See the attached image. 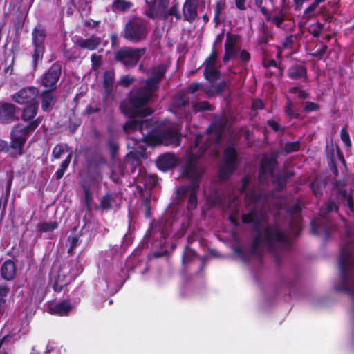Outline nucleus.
I'll return each mask as SVG.
<instances>
[{
  "label": "nucleus",
  "mask_w": 354,
  "mask_h": 354,
  "mask_svg": "<svg viewBox=\"0 0 354 354\" xmlns=\"http://www.w3.org/2000/svg\"><path fill=\"white\" fill-rule=\"evenodd\" d=\"M222 122H214L206 132L196 136L192 145L187 149L182 159V176L190 180L189 186H182L177 190V196L181 198L189 194L188 209H194L197 205L196 193L199 187V181L204 172L203 165L198 159L210 146H213L215 156L218 154L217 145L223 131Z\"/></svg>",
  "instance_id": "f257e3e1"
},
{
  "label": "nucleus",
  "mask_w": 354,
  "mask_h": 354,
  "mask_svg": "<svg viewBox=\"0 0 354 354\" xmlns=\"http://www.w3.org/2000/svg\"><path fill=\"white\" fill-rule=\"evenodd\" d=\"M150 124L151 122L148 120L132 119L125 123L123 129L128 135L139 131L142 136L138 138L137 140H142L149 145L162 144L176 147L180 145V129L177 124L165 121L149 131L148 129Z\"/></svg>",
  "instance_id": "f03ea898"
},
{
  "label": "nucleus",
  "mask_w": 354,
  "mask_h": 354,
  "mask_svg": "<svg viewBox=\"0 0 354 354\" xmlns=\"http://www.w3.org/2000/svg\"><path fill=\"white\" fill-rule=\"evenodd\" d=\"M166 71L167 66L165 64L151 68L149 71L150 77L145 80V85L136 91H132L129 101L130 109L126 110L124 105L122 104V111L129 117L147 116L151 114L150 109H141V108L148 102L154 92L158 88L159 83L164 77Z\"/></svg>",
  "instance_id": "7ed1b4c3"
},
{
  "label": "nucleus",
  "mask_w": 354,
  "mask_h": 354,
  "mask_svg": "<svg viewBox=\"0 0 354 354\" xmlns=\"http://www.w3.org/2000/svg\"><path fill=\"white\" fill-rule=\"evenodd\" d=\"M300 211L301 208L298 204L294 205L289 210L290 214L293 216V221L290 224L291 232L287 233L282 231L276 224L269 225L263 231L259 232L253 242L251 250L252 254L258 255V250L261 247L274 250L277 247L286 245L290 236H297L300 230V218L299 216Z\"/></svg>",
  "instance_id": "20e7f679"
},
{
  "label": "nucleus",
  "mask_w": 354,
  "mask_h": 354,
  "mask_svg": "<svg viewBox=\"0 0 354 354\" xmlns=\"http://www.w3.org/2000/svg\"><path fill=\"white\" fill-rule=\"evenodd\" d=\"M341 280L337 289L354 299V256L351 248H342L339 259Z\"/></svg>",
  "instance_id": "39448f33"
},
{
  "label": "nucleus",
  "mask_w": 354,
  "mask_h": 354,
  "mask_svg": "<svg viewBox=\"0 0 354 354\" xmlns=\"http://www.w3.org/2000/svg\"><path fill=\"white\" fill-rule=\"evenodd\" d=\"M246 208L248 214L242 216V220L245 223H254L257 227L263 220V214L259 209L261 205V194L251 192L245 194Z\"/></svg>",
  "instance_id": "423d86ee"
},
{
  "label": "nucleus",
  "mask_w": 354,
  "mask_h": 354,
  "mask_svg": "<svg viewBox=\"0 0 354 354\" xmlns=\"http://www.w3.org/2000/svg\"><path fill=\"white\" fill-rule=\"evenodd\" d=\"M40 118L32 121L28 125L18 124L11 131V147L16 149L19 154H21V150L27 140L28 135L33 131L40 124Z\"/></svg>",
  "instance_id": "0eeeda50"
},
{
  "label": "nucleus",
  "mask_w": 354,
  "mask_h": 354,
  "mask_svg": "<svg viewBox=\"0 0 354 354\" xmlns=\"http://www.w3.org/2000/svg\"><path fill=\"white\" fill-rule=\"evenodd\" d=\"M145 22L141 19H133L127 24L124 37L132 42H138L145 39L147 35Z\"/></svg>",
  "instance_id": "6e6552de"
},
{
  "label": "nucleus",
  "mask_w": 354,
  "mask_h": 354,
  "mask_svg": "<svg viewBox=\"0 0 354 354\" xmlns=\"http://www.w3.org/2000/svg\"><path fill=\"white\" fill-rule=\"evenodd\" d=\"M46 36V30L40 25L37 26L32 32V44L34 45L32 58L35 68H36L39 62L42 60L44 53V40Z\"/></svg>",
  "instance_id": "1a4fd4ad"
},
{
  "label": "nucleus",
  "mask_w": 354,
  "mask_h": 354,
  "mask_svg": "<svg viewBox=\"0 0 354 354\" xmlns=\"http://www.w3.org/2000/svg\"><path fill=\"white\" fill-rule=\"evenodd\" d=\"M237 165V153L234 148L228 146L224 152V158L219 171V178L227 179Z\"/></svg>",
  "instance_id": "9d476101"
},
{
  "label": "nucleus",
  "mask_w": 354,
  "mask_h": 354,
  "mask_svg": "<svg viewBox=\"0 0 354 354\" xmlns=\"http://www.w3.org/2000/svg\"><path fill=\"white\" fill-rule=\"evenodd\" d=\"M205 6L203 0H185L182 9L183 19L189 23L198 20V11L202 12Z\"/></svg>",
  "instance_id": "9b49d317"
},
{
  "label": "nucleus",
  "mask_w": 354,
  "mask_h": 354,
  "mask_svg": "<svg viewBox=\"0 0 354 354\" xmlns=\"http://www.w3.org/2000/svg\"><path fill=\"white\" fill-rule=\"evenodd\" d=\"M144 53L145 49L124 48L117 52L115 57L125 66H132L138 62Z\"/></svg>",
  "instance_id": "f8f14e48"
},
{
  "label": "nucleus",
  "mask_w": 354,
  "mask_h": 354,
  "mask_svg": "<svg viewBox=\"0 0 354 354\" xmlns=\"http://www.w3.org/2000/svg\"><path fill=\"white\" fill-rule=\"evenodd\" d=\"M218 53L213 50L209 57L204 62V76L209 82L213 83L219 77V72L217 69L216 59Z\"/></svg>",
  "instance_id": "ddd939ff"
},
{
  "label": "nucleus",
  "mask_w": 354,
  "mask_h": 354,
  "mask_svg": "<svg viewBox=\"0 0 354 354\" xmlns=\"http://www.w3.org/2000/svg\"><path fill=\"white\" fill-rule=\"evenodd\" d=\"M276 157L274 156H264L261 161L259 172V180L261 184L266 183L267 178L274 176V167L276 165Z\"/></svg>",
  "instance_id": "4468645a"
},
{
  "label": "nucleus",
  "mask_w": 354,
  "mask_h": 354,
  "mask_svg": "<svg viewBox=\"0 0 354 354\" xmlns=\"http://www.w3.org/2000/svg\"><path fill=\"white\" fill-rule=\"evenodd\" d=\"M39 91L36 87L28 86L21 89L12 96V100L21 104L33 103L38 95Z\"/></svg>",
  "instance_id": "2eb2a0df"
},
{
  "label": "nucleus",
  "mask_w": 354,
  "mask_h": 354,
  "mask_svg": "<svg viewBox=\"0 0 354 354\" xmlns=\"http://www.w3.org/2000/svg\"><path fill=\"white\" fill-rule=\"evenodd\" d=\"M225 86L224 82L218 83L216 84H212L209 86H205L199 83H194L190 84L187 89L192 93H195L198 91H201L207 94L208 95H214L215 94L221 93Z\"/></svg>",
  "instance_id": "dca6fc26"
},
{
  "label": "nucleus",
  "mask_w": 354,
  "mask_h": 354,
  "mask_svg": "<svg viewBox=\"0 0 354 354\" xmlns=\"http://www.w3.org/2000/svg\"><path fill=\"white\" fill-rule=\"evenodd\" d=\"M61 75V66L53 64L42 76L41 84L46 88H53L55 86Z\"/></svg>",
  "instance_id": "f3484780"
},
{
  "label": "nucleus",
  "mask_w": 354,
  "mask_h": 354,
  "mask_svg": "<svg viewBox=\"0 0 354 354\" xmlns=\"http://www.w3.org/2000/svg\"><path fill=\"white\" fill-rule=\"evenodd\" d=\"M240 48L239 39L236 35L227 34L225 43L224 62H227L234 57Z\"/></svg>",
  "instance_id": "a211bd4d"
},
{
  "label": "nucleus",
  "mask_w": 354,
  "mask_h": 354,
  "mask_svg": "<svg viewBox=\"0 0 354 354\" xmlns=\"http://www.w3.org/2000/svg\"><path fill=\"white\" fill-rule=\"evenodd\" d=\"M177 160L174 154L165 153L158 157L157 167L162 171H167L176 166Z\"/></svg>",
  "instance_id": "6ab92c4d"
},
{
  "label": "nucleus",
  "mask_w": 354,
  "mask_h": 354,
  "mask_svg": "<svg viewBox=\"0 0 354 354\" xmlns=\"http://www.w3.org/2000/svg\"><path fill=\"white\" fill-rule=\"evenodd\" d=\"M16 274V268L11 260L6 261L1 267V274L3 279L7 281L12 280Z\"/></svg>",
  "instance_id": "aec40b11"
},
{
  "label": "nucleus",
  "mask_w": 354,
  "mask_h": 354,
  "mask_svg": "<svg viewBox=\"0 0 354 354\" xmlns=\"http://www.w3.org/2000/svg\"><path fill=\"white\" fill-rule=\"evenodd\" d=\"M15 107L13 104L3 103L0 106V120L7 122L15 118Z\"/></svg>",
  "instance_id": "412c9836"
},
{
  "label": "nucleus",
  "mask_w": 354,
  "mask_h": 354,
  "mask_svg": "<svg viewBox=\"0 0 354 354\" xmlns=\"http://www.w3.org/2000/svg\"><path fill=\"white\" fill-rule=\"evenodd\" d=\"M100 38L96 36H91L88 39H79L77 41V44L79 46L89 50H93L96 49L100 45Z\"/></svg>",
  "instance_id": "4be33fe9"
},
{
  "label": "nucleus",
  "mask_w": 354,
  "mask_h": 354,
  "mask_svg": "<svg viewBox=\"0 0 354 354\" xmlns=\"http://www.w3.org/2000/svg\"><path fill=\"white\" fill-rule=\"evenodd\" d=\"M289 77L293 80H306V69L301 65H293L289 68L288 71Z\"/></svg>",
  "instance_id": "5701e85b"
},
{
  "label": "nucleus",
  "mask_w": 354,
  "mask_h": 354,
  "mask_svg": "<svg viewBox=\"0 0 354 354\" xmlns=\"http://www.w3.org/2000/svg\"><path fill=\"white\" fill-rule=\"evenodd\" d=\"M72 309V306L68 301H62L50 307V313L59 316L67 315Z\"/></svg>",
  "instance_id": "b1692460"
},
{
  "label": "nucleus",
  "mask_w": 354,
  "mask_h": 354,
  "mask_svg": "<svg viewBox=\"0 0 354 354\" xmlns=\"http://www.w3.org/2000/svg\"><path fill=\"white\" fill-rule=\"evenodd\" d=\"M41 97V108L44 111H48L49 108L52 106L55 102V95L51 91H46L42 93Z\"/></svg>",
  "instance_id": "393cba45"
},
{
  "label": "nucleus",
  "mask_w": 354,
  "mask_h": 354,
  "mask_svg": "<svg viewBox=\"0 0 354 354\" xmlns=\"http://www.w3.org/2000/svg\"><path fill=\"white\" fill-rule=\"evenodd\" d=\"M162 10H167V0H160L157 7L151 8L149 10L146 12V15L151 19H160L159 13Z\"/></svg>",
  "instance_id": "a878e982"
},
{
  "label": "nucleus",
  "mask_w": 354,
  "mask_h": 354,
  "mask_svg": "<svg viewBox=\"0 0 354 354\" xmlns=\"http://www.w3.org/2000/svg\"><path fill=\"white\" fill-rule=\"evenodd\" d=\"M38 110V103L35 102L27 106L23 111L22 119L24 121L31 120L37 115Z\"/></svg>",
  "instance_id": "bb28decb"
},
{
  "label": "nucleus",
  "mask_w": 354,
  "mask_h": 354,
  "mask_svg": "<svg viewBox=\"0 0 354 354\" xmlns=\"http://www.w3.org/2000/svg\"><path fill=\"white\" fill-rule=\"evenodd\" d=\"M65 272L62 270L58 273L55 278L54 288L55 290H58L60 291L62 288L66 286L69 283V277H66Z\"/></svg>",
  "instance_id": "cd10ccee"
},
{
  "label": "nucleus",
  "mask_w": 354,
  "mask_h": 354,
  "mask_svg": "<svg viewBox=\"0 0 354 354\" xmlns=\"http://www.w3.org/2000/svg\"><path fill=\"white\" fill-rule=\"evenodd\" d=\"M238 201L236 196H233V201L230 202L228 205V210L230 212L229 219L230 221L234 225L237 224V218L236 214H238V210L236 209L238 205Z\"/></svg>",
  "instance_id": "c85d7f7f"
},
{
  "label": "nucleus",
  "mask_w": 354,
  "mask_h": 354,
  "mask_svg": "<svg viewBox=\"0 0 354 354\" xmlns=\"http://www.w3.org/2000/svg\"><path fill=\"white\" fill-rule=\"evenodd\" d=\"M187 93L184 91L178 92L174 97L173 105L176 108H182L188 103Z\"/></svg>",
  "instance_id": "c756f323"
},
{
  "label": "nucleus",
  "mask_w": 354,
  "mask_h": 354,
  "mask_svg": "<svg viewBox=\"0 0 354 354\" xmlns=\"http://www.w3.org/2000/svg\"><path fill=\"white\" fill-rule=\"evenodd\" d=\"M159 15H160V19H165L169 16H174L177 20L181 19L182 17L178 11V5H174L170 9H167V10L161 11Z\"/></svg>",
  "instance_id": "7c9ffc66"
},
{
  "label": "nucleus",
  "mask_w": 354,
  "mask_h": 354,
  "mask_svg": "<svg viewBox=\"0 0 354 354\" xmlns=\"http://www.w3.org/2000/svg\"><path fill=\"white\" fill-rule=\"evenodd\" d=\"M133 4L130 1L124 0H115L112 3V8L114 10L125 12L132 7Z\"/></svg>",
  "instance_id": "2f4dec72"
},
{
  "label": "nucleus",
  "mask_w": 354,
  "mask_h": 354,
  "mask_svg": "<svg viewBox=\"0 0 354 354\" xmlns=\"http://www.w3.org/2000/svg\"><path fill=\"white\" fill-rule=\"evenodd\" d=\"M117 196L106 194L101 200V206L103 209H110L114 205L115 198Z\"/></svg>",
  "instance_id": "473e14b6"
},
{
  "label": "nucleus",
  "mask_w": 354,
  "mask_h": 354,
  "mask_svg": "<svg viewBox=\"0 0 354 354\" xmlns=\"http://www.w3.org/2000/svg\"><path fill=\"white\" fill-rule=\"evenodd\" d=\"M58 223L56 221L43 223L38 225V230L41 232H48L57 228Z\"/></svg>",
  "instance_id": "72a5a7b5"
},
{
  "label": "nucleus",
  "mask_w": 354,
  "mask_h": 354,
  "mask_svg": "<svg viewBox=\"0 0 354 354\" xmlns=\"http://www.w3.org/2000/svg\"><path fill=\"white\" fill-rule=\"evenodd\" d=\"M326 222V221H323L322 218H317L312 222V230L313 233L318 234L322 230L327 232L326 227L324 226V223Z\"/></svg>",
  "instance_id": "f704fd0d"
},
{
  "label": "nucleus",
  "mask_w": 354,
  "mask_h": 354,
  "mask_svg": "<svg viewBox=\"0 0 354 354\" xmlns=\"http://www.w3.org/2000/svg\"><path fill=\"white\" fill-rule=\"evenodd\" d=\"M299 149L300 142L299 141L288 142L284 147V150L287 153L297 151Z\"/></svg>",
  "instance_id": "c9c22d12"
},
{
  "label": "nucleus",
  "mask_w": 354,
  "mask_h": 354,
  "mask_svg": "<svg viewBox=\"0 0 354 354\" xmlns=\"http://www.w3.org/2000/svg\"><path fill=\"white\" fill-rule=\"evenodd\" d=\"M337 209V207L336 205V203L334 201H330L328 203L326 204V207H324V209L321 210V216L322 217L323 219H324L326 217V213Z\"/></svg>",
  "instance_id": "e433bc0d"
},
{
  "label": "nucleus",
  "mask_w": 354,
  "mask_h": 354,
  "mask_svg": "<svg viewBox=\"0 0 354 354\" xmlns=\"http://www.w3.org/2000/svg\"><path fill=\"white\" fill-rule=\"evenodd\" d=\"M340 136L342 140L345 143V145L347 147H349L351 146V141L350 140V137L346 127L342 128V129L341 130Z\"/></svg>",
  "instance_id": "4c0bfd02"
},
{
  "label": "nucleus",
  "mask_w": 354,
  "mask_h": 354,
  "mask_svg": "<svg viewBox=\"0 0 354 354\" xmlns=\"http://www.w3.org/2000/svg\"><path fill=\"white\" fill-rule=\"evenodd\" d=\"M193 109L195 112L206 111L210 109V105L207 102H200L195 104Z\"/></svg>",
  "instance_id": "58836bf2"
},
{
  "label": "nucleus",
  "mask_w": 354,
  "mask_h": 354,
  "mask_svg": "<svg viewBox=\"0 0 354 354\" xmlns=\"http://www.w3.org/2000/svg\"><path fill=\"white\" fill-rule=\"evenodd\" d=\"M327 46L324 44H320L316 47L315 52L313 55L319 59L322 58L326 53Z\"/></svg>",
  "instance_id": "ea45409f"
},
{
  "label": "nucleus",
  "mask_w": 354,
  "mask_h": 354,
  "mask_svg": "<svg viewBox=\"0 0 354 354\" xmlns=\"http://www.w3.org/2000/svg\"><path fill=\"white\" fill-rule=\"evenodd\" d=\"M102 57L100 55L93 54L91 55L92 68L97 70L101 65Z\"/></svg>",
  "instance_id": "a19ab883"
},
{
  "label": "nucleus",
  "mask_w": 354,
  "mask_h": 354,
  "mask_svg": "<svg viewBox=\"0 0 354 354\" xmlns=\"http://www.w3.org/2000/svg\"><path fill=\"white\" fill-rule=\"evenodd\" d=\"M65 147L62 145H57L53 150V156L55 158H59L64 153Z\"/></svg>",
  "instance_id": "79ce46f5"
},
{
  "label": "nucleus",
  "mask_w": 354,
  "mask_h": 354,
  "mask_svg": "<svg viewBox=\"0 0 354 354\" xmlns=\"http://www.w3.org/2000/svg\"><path fill=\"white\" fill-rule=\"evenodd\" d=\"M304 109L307 111H315L319 109V106L312 102H306L304 103Z\"/></svg>",
  "instance_id": "37998d69"
},
{
  "label": "nucleus",
  "mask_w": 354,
  "mask_h": 354,
  "mask_svg": "<svg viewBox=\"0 0 354 354\" xmlns=\"http://www.w3.org/2000/svg\"><path fill=\"white\" fill-rule=\"evenodd\" d=\"M114 74L112 71H106L104 73V83L106 86L111 85L113 81Z\"/></svg>",
  "instance_id": "c03bdc74"
},
{
  "label": "nucleus",
  "mask_w": 354,
  "mask_h": 354,
  "mask_svg": "<svg viewBox=\"0 0 354 354\" xmlns=\"http://www.w3.org/2000/svg\"><path fill=\"white\" fill-rule=\"evenodd\" d=\"M290 91L293 93H297L298 97L301 99L308 97V94L303 90H300L298 88L294 87L290 89Z\"/></svg>",
  "instance_id": "a18cd8bd"
},
{
  "label": "nucleus",
  "mask_w": 354,
  "mask_h": 354,
  "mask_svg": "<svg viewBox=\"0 0 354 354\" xmlns=\"http://www.w3.org/2000/svg\"><path fill=\"white\" fill-rule=\"evenodd\" d=\"M322 31V26L320 24H315L313 25L310 27V32L314 36L317 37L319 35Z\"/></svg>",
  "instance_id": "49530a36"
},
{
  "label": "nucleus",
  "mask_w": 354,
  "mask_h": 354,
  "mask_svg": "<svg viewBox=\"0 0 354 354\" xmlns=\"http://www.w3.org/2000/svg\"><path fill=\"white\" fill-rule=\"evenodd\" d=\"M135 79L131 76H124L121 78L120 82L122 85L127 86L134 82Z\"/></svg>",
  "instance_id": "de8ad7c7"
},
{
  "label": "nucleus",
  "mask_w": 354,
  "mask_h": 354,
  "mask_svg": "<svg viewBox=\"0 0 354 354\" xmlns=\"http://www.w3.org/2000/svg\"><path fill=\"white\" fill-rule=\"evenodd\" d=\"M71 157H72L71 153H69L61 165L60 169H62V171H64V172L69 165V163L71 160Z\"/></svg>",
  "instance_id": "09e8293b"
},
{
  "label": "nucleus",
  "mask_w": 354,
  "mask_h": 354,
  "mask_svg": "<svg viewBox=\"0 0 354 354\" xmlns=\"http://www.w3.org/2000/svg\"><path fill=\"white\" fill-rule=\"evenodd\" d=\"M239 58H240L241 61L247 62L250 59V53L248 51H246L245 50H241V52L239 55Z\"/></svg>",
  "instance_id": "8fccbe9b"
},
{
  "label": "nucleus",
  "mask_w": 354,
  "mask_h": 354,
  "mask_svg": "<svg viewBox=\"0 0 354 354\" xmlns=\"http://www.w3.org/2000/svg\"><path fill=\"white\" fill-rule=\"evenodd\" d=\"M192 255H194V251L189 248L186 249L183 259V263H185L187 261H188Z\"/></svg>",
  "instance_id": "3c124183"
},
{
  "label": "nucleus",
  "mask_w": 354,
  "mask_h": 354,
  "mask_svg": "<svg viewBox=\"0 0 354 354\" xmlns=\"http://www.w3.org/2000/svg\"><path fill=\"white\" fill-rule=\"evenodd\" d=\"M292 106H293L292 102L291 101L288 100V102L287 103V106H286V109H285V111H286V114L290 116L294 115L293 111H292Z\"/></svg>",
  "instance_id": "603ef678"
},
{
  "label": "nucleus",
  "mask_w": 354,
  "mask_h": 354,
  "mask_svg": "<svg viewBox=\"0 0 354 354\" xmlns=\"http://www.w3.org/2000/svg\"><path fill=\"white\" fill-rule=\"evenodd\" d=\"M268 124L272 127L275 131H278L281 129L280 125L274 120H268Z\"/></svg>",
  "instance_id": "864d4df0"
},
{
  "label": "nucleus",
  "mask_w": 354,
  "mask_h": 354,
  "mask_svg": "<svg viewBox=\"0 0 354 354\" xmlns=\"http://www.w3.org/2000/svg\"><path fill=\"white\" fill-rule=\"evenodd\" d=\"M248 183H249V178L248 177L244 178L242 180V187L239 190V192L241 194L245 192Z\"/></svg>",
  "instance_id": "5fc2aeb1"
},
{
  "label": "nucleus",
  "mask_w": 354,
  "mask_h": 354,
  "mask_svg": "<svg viewBox=\"0 0 354 354\" xmlns=\"http://www.w3.org/2000/svg\"><path fill=\"white\" fill-rule=\"evenodd\" d=\"M256 5L260 8L261 12L266 15L268 14V10L263 6V0H255Z\"/></svg>",
  "instance_id": "6e6d98bb"
},
{
  "label": "nucleus",
  "mask_w": 354,
  "mask_h": 354,
  "mask_svg": "<svg viewBox=\"0 0 354 354\" xmlns=\"http://www.w3.org/2000/svg\"><path fill=\"white\" fill-rule=\"evenodd\" d=\"M263 102L260 100H255L252 103V109H263Z\"/></svg>",
  "instance_id": "4d7b16f0"
},
{
  "label": "nucleus",
  "mask_w": 354,
  "mask_h": 354,
  "mask_svg": "<svg viewBox=\"0 0 354 354\" xmlns=\"http://www.w3.org/2000/svg\"><path fill=\"white\" fill-rule=\"evenodd\" d=\"M311 189H312L313 192L314 193V194L316 196H318L320 194L319 187L318 183L317 182H315V183H312Z\"/></svg>",
  "instance_id": "13d9d810"
},
{
  "label": "nucleus",
  "mask_w": 354,
  "mask_h": 354,
  "mask_svg": "<svg viewBox=\"0 0 354 354\" xmlns=\"http://www.w3.org/2000/svg\"><path fill=\"white\" fill-rule=\"evenodd\" d=\"M283 21V17L282 16H276L273 19V22L277 27H280Z\"/></svg>",
  "instance_id": "bf43d9fd"
},
{
  "label": "nucleus",
  "mask_w": 354,
  "mask_h": 354,
  "mask_svg": "<svg viewBox=\"0 0 354 354\" xmlns=\"http://www.w3.org/2000/svg\"><path fill=\"white\" fill-rule=\"evenodd\" d=\"M245 0H235L236 6L240 10H245Z\"/></svg>",
  "instance_id": "052dcab7"
},
{
  "label": "nucleus",
  "mask_w": 354,
  "mask_h": 354,
  "mask_svg": "<svg viewBox=\"0 0 354 354\" xmlns=\"http://www.w3.org/2000/svg\"><path fill=\"white\" fill-rule=\"evenodd\" d=\"M85 199H86V205L88 207H89L92 197H91V195L88 189L85 190Z\"/></svg>",
  "instance_id": "680f3d73"
},
{
  "label": "nucleus",
  "mask_w": 354,
  "mask_h": 354,
  "mask_svg": "<svg viewBox=\"0 0 354 354\" xmlns=\"http://www.w3.org/2000/svg\"><path fill=\"white\" fill-rule=\"evenodd\" d=\"M68 241L71 243V248H74L77 245L78 239L75 236H69Z\"/></svg>",
  "instance_id": "e2e57ef3"
},
{
  "label": "nucleus",
  "mask_w": 354,
  "mask_h": 354,
  "mask_svg": "<svg viewBox=\"0 0 354 354\" xmlns=\"http://www.w3.org/2000/svg\"><path fill=\"white\" fill-rule=\"evenodd\" d=\"M9 291V289L6 286H0V297L6 296Z\"/></svg>",
  "instance_id": "0e129e2a"
},
{
  "label": "nucleus",
  "mask_w": 354,
  "mask_h": 354,
  "mask_svg": "<svg viewBox=\"0 0 354 354\" xmlns=\"http://www.w3.org/2000/svg\"><path fill=\"white\" fill-rule=\"evenodd\" d=\"M318 6V5H317L316 3L313 2L311 5H310L306 10H305V13L306 14H308L311 12H313L317 7Z\"/></svg>",
  "instance_id": "69168bd1"
},
{
  "label": "nucleus",
  "mask_w": 354,
  "mask_h": 354,
  "mask_svg": "<svg viewBox=\"0 0 354 354\" xmlns=\"http://www.w3.org/2000/svg\"><path fill=\"white\" fill-rule=\"evenodd\" d=\"M5 340H6V337H3L0 340V354H7V352L5 351V348H2L3 344L4 342H5Z\"/></svg>",
  "instance_id": "338daca9"
},
{
  "label": "nucleus",
  "mask_w": 354,
  "mask_h": 354,
  "mask_svg": "<svg viewBox=\"0 0 354 354\" xmlns=\"http://www.w3.org/2000/svg\"><path fill=\"white\" fill-rule=\"evenodd\" d=\"M64 174V171H62V169H59L56 171V173H55V177H56V178H57V179H60L61 178H62V176H63Z\"/></svg>",
  "instance_id": "774afa93"
}]
</instances>
